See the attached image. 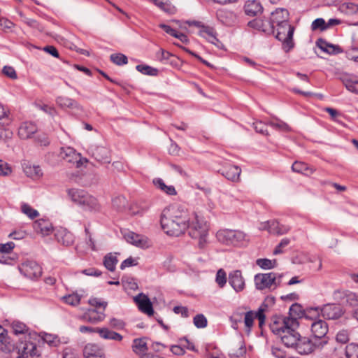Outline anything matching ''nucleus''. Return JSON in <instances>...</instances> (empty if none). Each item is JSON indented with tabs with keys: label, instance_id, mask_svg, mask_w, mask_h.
Wrapping results in <instances>:
<instances>
[{
	"label": "nucleus",
	"instance_id": "338daca9",
	"mask_svg": "<svg viewBox=\"0 0 358 358\" xmlns=\"http://www.w3.org/2000/svg\"><path fill=\"white\" fill-rule=\"evenodd\" d=\"M12 170L10 166L6 162L0 159V176H8Z\"/></svg>",
	"mask_w": 358,
	"mask_h": 358
},
{
	"label": "nucleus",
	"instance_id": "ea45409f",
	"mask_svg": "<svg viewBox=\"0 0 358 358\" xmlns=\"http://www.w3.org/2000/svg\"><path fill=\"white\" fill-rule=\"evenodd\" d=\"M11 122L9 111L0 104V127L8 126Z\"/></svg>",
	"mask_w": 358,
	"mask_h": 358
},
{
	"label": "nucleus",
	"instance_id": "c85d7f7f",
	"mask_svg": "<svg viewBox=\"0 0 358 358\" xmlns=\"http://www.w3.org/2000/svg\"><path fill=\"white\" fill-rule=\"evenodd\" d=\"M292 170L294 172L301 173L306 176H310L315 171L316 169L313 166H308L304 162L296 161L292 166Z\"/></svg>",
	"mask_w": 358,
	"mask_h": 358
},
{
	"label": "nucleus",
	"instance_id": "0e129e2a",
	"mask_svg": "<svg viewBox=\"0 0 358 358\" xmlns=\"http://www.w3.org/2000/svg\"><path fill=\"white\" fill-rule=\"evenodd\" d=\"M111 327L117 329H122L125 327V322L120 319L113 317L109 321Z\"/></svg>",
	"mask_w": 358,
	"mask_h": 358
},
{
	"label": "nucleus",
	"instance_id": "f704fd0d",
	"mask_svg": "<svg viewBox=\"0 0 358 358\" xmlns=\"http://www.w3.org/2000/svg\"><path fill=\"white\" fill-rule=\"evenodd\" d=\"M25 174L32 178H39L43 175L42 170L39 166L27 165L24 168Z\"/></svg>",
	"mask_w": 358,
	"mask_h": 358
},
{
	"label": "nucleus",
	"instance_id": "f8f14e48",
	"mask_svg": "<svg viewBox=\"0 0 358 358\" xmlns=\"http://www.w3.org/2000/svg\"><path fill=\"white\" fill-rule=\"evenodd\" d=\"M59 155L64 161L68 163L76 164V167L79 168L83 162H87V159L82 158L79 153H77L76 150L71 148H62Z\"/></svg>",
	"mask_w": 358,
	"mask_h": 358
},
{
	"label": "nucleus",
	"instance_id": "473e14b6",
	"mask_svg": "<svg viewBox=\"0 0 358 358\" xmlns=\"http://www.w3.org/2000/svg\"><path fill=\"white\" fill-rule=\"evenodd\" d=\"M153 184L162 192L168 195L173 196L177 194L175 187L173 185H166L164 180L161 178H155L153 180Z\"/></svg>",
	"mask_w": 358,
	"mask_h": 358
},
{
	"label": "nucleus",
	"instance_id": "412c9836",
	"mask_svg": "<svg viewBox=\"0 0 358 358\" xmlns=\"http://www.w3.org/2000/svg\"><path fill=\"white\" fill-rule=\"evenodd\" d=\"M15 345L8 336L7 331L0 326V352L8 354L13 351Z\"/></svg>",
	"mask_w": 358,
	"mask_h": 358
},
{
	"label": "nucleus",
	"instance_id": "bf43d9fd",
	"mask_svg": "<svg viewBox=\"0 0 358 358\" xmlns=\"http://www.w3.org/2000/svg\"><path fill=\"white\" fill-rule=\"evenodd\" d=\"M254 129L258 133L263 135H268V125L263 122H256L254 124Z\"/></svg>",
	"mask_w": 358,
	"mask_h": 358
},
{
	"label": "nucleus",
	"instance_id": "8fccbe9b",
	"mask_svg": "<svg viewBox=\"0 0 358 358\" xmlns=\"http://www.w3.org/2000/svg\"><path fill=\"white\" fill-rule=\"evenodd\" d=\"M345 302L352 307L358 306V294L354 292H348L345 295Z\"/></svg>",
	"mask_w": 358,
	"mask_h": 358
},
{
	"label": "nucleus",
	"instance_id": "e433bc0d",
	"mask_svg": "<svg viewBox=\"0 0 358 358\" xmlns=\"http://www.w3.org/2000/svg\"><path fill=\"white\" fill-rule=\"evenodd\" d=\"M117 262L115 255L112 253H108L104 257L103 265L110 271H114Z\"/></svg>",
	"mask_w": 358,
	"mask_h": 358
},
{
	"label": "nucleus",
	"instance_id": "4be33fe9",
	"mask_svg": "<svg viewBox=\"0 0 358 358\" xmlns=\"http://www.w3.org/2000/svg\"><path fill=\"white\" fill-rule=\"evenodd\" d=\"M263 10V6L259 0H248L244 5L245 13L250 17L262 14Z\"/></svg>",
	"mask_w": 358,
	"mask_h": 358
},
{
	"label": "nucleus",
	"instance_id": "9b49d317",
	"mask_svg": "<svg viewBox=\"0 0 358 358\" xmlns=\"http://www.w3.org/2000/svg\"><path fill=\"white\" fill-rule=\"evenodd\" d=\"M192 24L200 28L199 31V36L206 38L208 42L214 44L218 48L222 49L224 48L222 43L217 38V32L213 27L200 25L199 22H194Z\"/></svg>",
	"mask_w": 358,
	"mask_h": 358
},
{
	"label": "nucleus",
	"instance_id": "c756f323",
	"mask_svg": "<svg viewBox=\"0 0 358 358\" xmlns=\"http://www.w3.org/2000/svg\"><path fill=\"white\" fill-rule=\"evenodd\" d=\"M271 234L281 236L287 234L291 229L290 226L280 224L275 220H271Z\"/></svg>",
	"mask_w": 358,
	"mask_h": 358
},
{
	"label": "nucleus",
	"instance_id": "39448f33",
	"mask_svg": "<svg viewBox=\"0 0 358 358\" xmlns=\"http://www.w3.org/2000/svg\"><path fill=\"white\" fill-rule=\"evenodd\" d=\"M246 234L240 230L220 229L216 233L217 241L225 245H239L246 241Z\"/></svg>",
	"mask_w": 358,
	"mask_h": 358
},
{
	"label": "nucleus",
	"instance_id": "de8ad7c7",
	"mask_svg": "<svg viewBox=\"0 0 358 358\" xmlns=\"http://www.w3.org/2000/svg\"><path fill=\"white\" fill-rule=\"evenodd\" d=\"M343 83L345 85V87L350 92L358 94V81L353 80L350 78H344L343 79Z\"/></svg>",
	"mask_w": 358,
	"mask_h": 358
},
{
	"label": "nucleus",
	"instance_id": "c9c22d12",
	"mask_svg": "<svg viewBox=\"0 0 358 358\" xmlns=\"http://www.w3.org/2000/svg\"><path fill=\"white\" fill-rule=\"evenodd\" d=\"M56 102L62 108H74L78 107V103L75 100L66 96H58Z\"/></svg>",
	"mask_w": 358,
	"mask_h": 358
},
{
	"label": "nucleus",
	"instance_id": "393cba45",
	"mask_svg": "<svg viewBox=\"0 0 358 358\" xmlns=\"http://www.w3.org/2000/svg\"><path fill=\"white\" fill-rule=\"evenodd\" d=\"M38 130L37 126L31 122H23L18 129V135L22 139H27L31 137Z\"/></svg>",
	"mask_w": 358,
	"mask_h": 358
},
{
	"label": "nucleus",
	"instance_id": "aec40b11",
	"mask_svg": "<svg viewBox=\"0 0 358 358\" xmlns=\"http://www.w3.org/2000/svg\"><path fill=\"white\" fill-rule=\"evenodd\" d=\"M229 282L236 292H241L245 288V280L241 271L239 270L234 271L229 273Z\"/></svg>",
	"mask_w": 358,
	"mask_h": 358
},
{
	"label": "nucleus",
	"instance_id": "4c0bfd02",
	"mask_svg": "<svg viewBox=\"0 0 358 358\" xmlns=\"http://www.w3.org/2000/svg\"><path fill=\"white\" fill-rule=\"evenodd\" d=\"M133 350L136 354L146 352L148 350L145 341L143 338H136L134 340L132 345Z\"/></svg>",
	"mask_w": 358,
	"mask_h": 358
},
{
	"label": "nucleus",
	"instance_id": "1a4fd4ad",
	"mask_svg": "<svg viewBox=\"0 0 358 358\" xmlns=\"http://www.w3.org/2000/svg\"><path fill=\"white\" fill-rule=\"evenodd\" d=\"M289 326L299 327V322L296 317H276L270 324V329L272 332L276 335L281 336L283 331H285Z\"/></svg>",
	"mask_w": 358,
	"mask_h": 358
},
{
	"label": "nucleus",
	"instance_id": "f03ea898",
	"mask_svg": "<svg viewBox=\"0 0 358 358\" xmlns=\"http://www.w3.org/2000/svg\"><path fill=\"white\" fill-rule=\"evenodd\" d=\"M67 194L73 203L80 206L84 210L99 211L101 209V206L96 198L90 195L84 189H69Z\"/></svg>",
	"mask_w": 358,
	"mask_h": 358
},
{
	"label": "nucleus",
	"instance_id": "bb28decb",
	"mask_svg": "<svg viewBox=\"0 0 358 358\" xmlns=\"http://www.w3.org/2000/svg\"><path fill=\"white\" fill-rule=\"evenodd\" d=\"M33 228L36 233L47 236L52 231V225L49 220L40 219L34 222Z\"/></svg>",
	"mask_w": 358,
	"mask_h": 358
},
{
	"label": "nucleus",
	"instance_id": "6e6552de",
	"mask_svg": "<svg viewBox=\"0 0 358 358\" xmlns=\"http://www.w3.org/2000/svg\"><path fill=\"white\" fill-rule=\"evenodd\" d=\"M327 343V340H314L300 336L294 349L301 355H308L322 348Z\"/></svg>",
	"mask_w": 358,
	"mask_h": 358
},
{
	"label": "nucleus",
	"instance_id": "680f3d73",
	"mask_svg": "<svg viewBox=\"0 0 358 358\" xmlns=\"http://www.w3.org/2000/svg\"><path fill=\"white\" fill-rule=\"evenodd\" d=\"M255 320V312L250 310L245 314L244 323L247 328L249 329L253 326Z\"/></svg>",
	"mask_w": 358,
	"mask_h": 358
},
{
	"label": "nucleus",
	"instance_id": "20e7f679",
	"mask_svg": "<svg viewBox=\"0 0 358 358\" xmlns=\"http://www.w3.org/2000/svg\"><path fill=\"white\" fill-rule=\"evenodd\" d=\"M282 274L273 272L267 273H258L255 275L254 281L255 287L259 290L268 289H275L282 282Z\"/></svg>",
	"mask_w": 358,
	"mask_h": 358
},
{
	"label": "nucleus",
	"instance_id": "e2e57ef3",
	"mask_svg": "<svg viewBox=\"0 0 358 358\" xmlns=\"http://www.w3.org/2000/svg\"><path fill=\"white\" fill-rule=\"evenodd\" d=\"M43 340L45 343L52 346H57L59 343L58 337L52 334H46L43 337Z\"/></svg>",
	"mask_w": 358,
	"mask_h": 358
},
{
	"label": "nucleus",
	"instance_id": "a878e982",
	"mask_svg": "<svg viewBox=\"0 0 358 358\" xmlns=\"http://www.w3.org/2000/svg\"><path fill=\"white\" fill-rule=\"evenodd\" d=\"M57 241L65 246H70L74 243L73 234L66 229L61 228L55 233Z\"/></svg>",
	"mask_w": 358,
	"mask_h": 358
},
{
	"label": "nucleus",
	"instance_id": "774afa93",
	"mask_svg": "<svg viewBox=\"0 0 358 358\" xmlns=\"http://www.w3.org/2000/svg\"><path fill=\"white\" fill-rule=\"evenodd\" d=\"M3 73L11 79H16L17 78L15 70L13 67L10 66H5L3 68Z\"/></svg>",
	"mask_w": 358,
	"mask_h": 358
},
{
	"label": "nucleus",
	"instance_id": "2eb2a0df",
	"mask_svg": "<svg viewBox=\"0 0 358 358\" xmlns=\"http://www.w3.org/2000/svg\"><path fill=\"white\" fill-rule=\"evenodd\" d=\"M328 329L327 322L322 320H317L311 324V332L314 340H327L328 341L326 337Z\"/></svg>",
	"mask_w": 358,
	"mask_h": 358
},
{
	"label": "nucleus",
	"instance_id": "69168bd1",
	"mask_svg": "<svg viewBox=\"0 0 358 358\" xmlns=\"http://www.w3.org/2000/svg\"><path fill=\"white\" fill-rule=\"evenodd\" d=\"M290 243V240L287 238H285L281 240L280 243L275 247L273 250V255H278L283 252L282 248L288 245Z\"/></svg>",
	"mask_w": 358,
	"mask_h": 358
},
{
	"label": "nucleus",
	"instance_id": "b1692460",
	"mask_svg": "<svg viewBox=\"0 0 358 358\" xmlns=\"http://www.w3.org/2000/svg\"><path fill=\"white\" fill-rule=\"evenodd\" d=\"M241 173V168L236 165L229 164L224 166L222 170V175L232 182H238L240 180Z\"/></svg>",
	"mask_w": 358,
	"mask_h": 358
},
{
	"label": "nucleus",
	"instance_id": "f3484780",
	"mask_svg": "<svg viewBox=\"0 0 358 358\" xmlns=\"http://www.w3.org/2000/svg\"><path fill=\"white\" fill-rule=\"evenodd\" d=\"M89 152L96 161L101 163L110 162V151L106 147L91 146Z\"/></svg>",
	"mask_w": 358,
	"mask_h": 358
},
{
	"label": "nucleus",
	"instance_id": "9d476101",
	"mask_svg": "<svg viewBox=\"0 0 358 358\" xmlns=\"http://www.w3.org/2000/svg\"><path fill=\"white\" fill-rule=\"evenodd\" d=\"M20 272L26 278L35 279L42 274V268L40 265L32 260H27L19 266Z\"/></svg>",
	"mask_w": 358,
	"mask_h": 358
},
{
	"label": "nucleus",
	"instance_id": "0eeeda50",
	"mask_svg": "<svg viewBox=\"0 0 358 358\" xmlns=\"http://www.w3.org/2000/svg\"><path fill=\"white\" fill-rule=\"evenodd\" d=\"M276 27L275 38L282 41V48L285 52H289L294 48L293 34L294 27L289 22Z\"/></svg>",
	"mask_w": 358,
	"mask_h": 358
},
{
	"label": "nucleus",
	"instance_id": "4468645a",
	"mask_svg": "<svg viewBox=\"0 0 358 358\" xmlns=\"http://www.w3.org/2000/svg\"><path fill=\"white\" fill-rule=\"evenodd\" d=\"M298 327H291L283 331V334L280 336L282 343L287 348H294L299 341L300 334L296 331Z\"/></svg>",
	"mask_w": 358,
	"mask_h": 358
},
{
	"label": "nucleus",
	"instance_id": "79ce46f5",
	"mask_svg": "<svg viewBox=\"0 0 358 358\" xmlns=\"http://www.w3.org/2000/svg\"><path fill=\"white\" fill-rule=\"evenodd\" d=\"M256 264L263 269H271L275 267L277 261L275 259H258L256 261Z\"/></svg>",
	"mask_w": 358,
	"mask_h": 358
},
{
	"label": "nucleus",
	"instance_id": "58836bf2",
	"mask_svg": "<svg viewBox=\"0 0 358 358\" xmlns=\"http://www.w3.org/2000/svg\"><path fill=\"white\" fill-rule=\"evenodd\" d=\"M62 299L66 304L72 306H77L80 303L81 296L77 293H73L64 296Z\"/></svg>",
	"mask_w": 358,
	"mask_h": 358
},
{
	"label": "nucleus",
	"instance_id": "864d4df0",
	"mask_svg": "<svg viewBox=\"0 0 358 358\" xmlns=\"http://www.w3.org/2000/svg\"><path fill=\"white\" fill-rule=\"evenodd\" d=\"M269 125L273 129L279 131H288L289 127L284 122L277 120L275 121H271Z\"/></svg>",
	"mask_w": 358,
	"mask_h": 358
},
{
	"label": "nucleus",
	"instance_id": "6ab92c4d",
	"mask_svg": "<svg viewBox=\"0 0 358 358\" xmlns=\"http://www.w3.org/2000/svg\"><path fill=\"white\" fill-rule=\"evenodd\" d=\"M217 20L227 26H231L236 23L237 16L234 12L226 8L218 9L216 12Z\"/></svg>",
	"mask_w": 358,
	"mask_h": 358
},
{
	"label": "nucleus",
	"instance_id": "2f4dec72",
	"mask_svg": "<svg viewBox=\"0 0 358 358\" xmlns=\"http://www.w3.org/2000/svg\"><path fill=\"white\" fill-rule=\"evenodd\" d=\"M229 355L231 358H245L246 348L243 342L240 341L237 345L233 346Z\"/></svg>",
	"mask_w": 358,
	"mask_h": 358
},
{
	"label": "nucleus",
	"instance_id": "3c124183",
	"mask_svg": "<svg viewBox=\"0 0 358 358\" xmlns=\"http://www.w3.org/2000/svg\"><path fill=\"white\" fill-rule=\"evenodd\" d=\"M349 338L350 333L346 329H342L339 331L336 336V341L342 344L348 343L349 341Z\"/></svg>",
	"mask_w": 358,
	"mask_h": 358
},
{
	"label": "nucleus",
	"instance_id": "49530a36",
	"mask_svg": "<svg viewBox=\"0 0 358 358\" xmlns=\"http://www.w3.org/2000/svg\"><path fill=\"white\" fill-rule=\"evenodd\" d=\"M21 210L24 214L27 215L31 219H34L39 215L38 212L36 210L32 208L27 203H23L21 206Z\"/></svg>",
	"mask_w": 358,
	"mask_h": 358
},
{
	"label": "nucleus",
	"instance_id": "5fc2aeb1",
	"mask_svg": "<svg viewBox=\"0 0 358 358\" xmlns=\"http://www.w3.org/2000/svg\"><path fill=\"white\" fill-rule=\"evenodd\" d=\"M311 29L313 31L317 29H320L321 31L326 30V22L323 18H317L312 22Z\"/></svg>",
	"mask_w": 358,
	"mask_h": 358
},
{
	"label": "nucleus",
	"instance_id": "f257e3e1",
	"mask_svg": "<svg viewBox=\"0 0 358 358\" xmlns=\"http://www.w3.org/2000/svg\"><path fill=\"white\" fill-rule=\"evenodd\" d=\"M190 214L181 206H171L163 210L161 225L164 231L170 236H178L187 229L190 222Z\"/></svg>",
	"mask_w": 358,
	"mask_h": 358
},
{
	"label": "nucleus",
	"instance_id": "7c9ffc66",
	"mask_svg": "<svg viewBox=\"0 0 358 358\" xmlns=\"http://www.w3.org/2000/svg\"><path fill=\"white\" fill-rule=\"evenodd\" d=\"M99 335L101 338L106 340L121 341L123 338L122 336L119 333L111 331L106 327L99 329Z\"/></svg>",
	"mask_w": 358,
	"mask_h": 358
},
{
	"label": "nucleus",
	"instance_id": "37998d69",
	"mask_svg": "<svg viewBox=\"0 0 358 358\" xmlns=\"http://www.w3.org/2000/svg\"><path fill=\"white\" fill-rule=\"evenodd\" d=\"M136 70L143 74L148 76H157L158 70L148 65L139 64L136 67Z\"/></svg>",
	"mask_w": 358,
	"mask_h": 358
},
{
	"label": "nucleus",
	"instance_id": "423d86ee",
	"mask_svg": "<svg viewBox=\"0 0 358 358\" xmlns=\"http://www.w3.org/2000/svg\"><path fill=\"white\" fill-rule=\"evenodd\" d=\"M313 313L315 315L321 313L324 318L327 320H337L340 318L344 313V311L339 304H326L322 308H310L305 310L304 315L308 317V314Z\"/></svg>",
	"mask_w": 358,
	"mask_h": 358
},
{
	"label": "nucleus",
	"instance_id": "ddd939ff",
	"mask_svg": "<svg viewBox=\"0 0 358 358\" xmlns=\"http://www.w3.org/2000/svg\"><path fill=\"white\" fill-rule=\"evenodd\" d=\"M288 10L285 8H277L275 11L271 13V20L269 22H268V24L270 26L271 31L273 33L275 26L287 23L288 22Z\"/></svg>",
	"mask_w": 358,
	"mask_h": 358
},
{
	"label": "nucleus",
	"instance_id": "09e8293b",
	"mask_svg": "<svg viewBox=\"0 0 358 358\" xmlns=\"http://www.w3.org/2000/svg\"><path fill=\"white\" fill-rule=\"evenodd\" d=\"M110 58L114 64L119 66L126 64L128 62L127 56L121 53L112 54Z\"/></svg>",
	"mask_w": 358,
	"mask_h": 358
},
{
	"label": "nucleus",
	"instance_id": "13d9d810",
	"mask_svg": "<svg viewBox=\"0 0 358 358\" xmlns=\"http://www.w3.org/2000/svg\"><path fill=\"white\" fill-rule=\"evenodd\" d=\"M8 126L0 127V141H6L10 139L13 136V132L11 130L7 128Z\"/></svg>",
	"mask_w": 358,
	"mask_h": 358
},
{
	"label": "nucleus",
	"instance_id": "a18cd8bd",
	"mask_svg": "<svg viewBox=\"0 0 358 358\" xmlns=\"http://www.w3.org/2000/svg\"><path fill=\"white\" fill-rule=\"evenodd\" d=\"M345 355L347 358H358V345L350 343L345 348Z\"/></svg>",
	"mask_w": 358,
	"mask_h": 358
},
{
	"label": "nucleus",
	"instance_id": "4d7b16f0",
	"mask_svg": "<svg viewBox=\"0 0 358 358\" xmlns=\"http://www.w3.org/2000/svg\"><path fill=\"white\" fill-rule=\"evenodd\" d=\"M194 324L197 328H204L207 326V320L202 314H198L194 317Z\"/></svg>",
	"mask_w": 358,
	"mask_h": 358
},
{
	"label": "nucleus",
	"instance_id": "7ed1b4c3",
	"mask_svg": "<svg viewBox=\"0 0 358 358\" xmlns=\"http://www.w3.org/2000/svg\"><path fill=\"white\" fill-rule=\"evenodd\" d=\"M191 220L188 222V232L192 238L199 240V247L203 248L207 243L208 227L206 222L196 214H190Z\"/></svg>",
	"mask_w": 358,
	"mask_h": 358
},
{
	"label": "nucleus",
	"instance_id": "a211bd4d",
	"mask_svg": "<svg viewBox=\"0 0 358 358\" xmlns=\"http://www.w3.org/2000/svg\"><path fill=\"white\" fill-rule=\"evenodd\" d=\"M85 358H105L102 347L96 343H87L83 348Z\"/></svg>",
	"mask_w": 358,
	"mask_h": 358
},
{
	"label": "nucleus",
	"instance_id": "5701e85b",
	"mask_svg": "<svg viewBox=\"0 0 358 358\" xmlns=\"http://www.w3.org/2000/svg\"><path fill=\"white\" fill-rule=\"evenodd\" d=\"M105 317L103 313H99L96 309H88L84 314L78 317L83 322L91 324H96L102 321Z\"/></svg>",
	"mask_w": 358,
	"mask_h": 358
},
{
	"label": "nucleus",
	"instance_id": "c03bdc74",
	"mask_svg": "<svg viewBox=\"0 0 358 358\" xmlns=\"http://www.w3.org/2000/svg\"><path fill=\"white\" fill-rule=\"evenodd\" d=\"M11 328L15 334H23L27 332L28 328L27 326L20 322L15 321L12 323Z\"/></svg>",
	"mask_w": 358,
	"mask_h": 358
},
{
	"label": "nucleus",
	"instance_id": "603ef678",
	"mask_svg": "<svg viewBox=\"0 0 358 358\" xmlns=\"http://www.w3.org/2000/svg\"><path fill=\"white\" fill-rule=\"evenodd\" d=\"M215 280L220 287H223L225 285L227 282V275L222 268L217 271Z\"/></svg>",
	"mask_w": 358,
	"mask_h": 358
},
{
	"label": "nucleus",
	"instance_id": "a19ab883",
	"mask_svg": "<svg viewBox=\"0 0 358 358\" xmlns=\"http://www.w3.org/2000/svg\"><path fill=\"white\" fill-rule=\"evenodd\" d=\"M124 236L125 240L131 244H133L136 246H139L141 245V236L134 232L129 231L126 233L124 235Z\"/></svg>",
	"mask_w": 358,
	"mask_h": 358
},
{
	"label": "nucleus",
	"instance_id": "cd10ccee",
	"mask_svg": "<svg viewBox=\"0 0 358 358\" xmlns=\"http://www.w3.org/2000/svg\"><path fill=\"white\" fill-rule=\"evenodd\" d=\"M316 44L323 52H327L330 55L338 54L343 51L338 45L329 43L322 38H319L317 41Z\"/></svg>",
	"mask_w": 358,
	"mask_h": 358
},
{
	"label": "nucleus",
	"instance_id": "dca6fc26",
	"mask_svg": "<svg viewBox=\"0 0 358 358\" xmlns=\"http://www.w3.org/2000/svg\"><path fill=\"white\" fill-rule=\"evenodd\" d=\"M134 301L138 305V309L148 316L154 314V310L152 302L148 296L143 293H140L134 298Z\"/></svg>",
	"mask_w": 358,
	"mask_h": 358
},
{
	"label": "nucleus",
	"instance_id": "72a5a7b5",
	"mask_svg": "<svg viewBox=\"0 0 358 358\" xmlns=\"http://www.w3.org/2000/svg\"><path fill=\"white\" fill-rule=\"evenodd\" d=\"M15 248V243L8 242L4 244H0V262L9 264V259H6L4 255L10 254Z\"/></svg>",
	"mask_w": 358,
	"mask_h": 358
},
{
	"label": "nucleus",
	"instance_id": "052dcab7",
	"mask_svg": "<svg viewBox=\"0 0 358 358\" xmlns=\"http://www.w3.org/2000/svg\"><path fill=\"white\" fill-rule=\"evenodd\" d=\"M126 204V199L124 196H120L113 199V206L117 210H122Z\"/></svg>",
	"mask_w": 358,
	"mask_h": 358
},
{
	"label": "nucleus",
	"instance_id": "6e6d98bb",
	"mask_svg": "<svg viewBox=\"0 0 358 358\" xmlns=\"http://www.w3.org/2000/svg\"><path fill=\"white\" fill-rule=\"evenodd\" d=\"M342 8L349 14L353 15L358 13V5L352 2H345L342 4Z\"/></svg>",
	"mask_w": 358,
	"mask_h": 358
}]
</instances>
